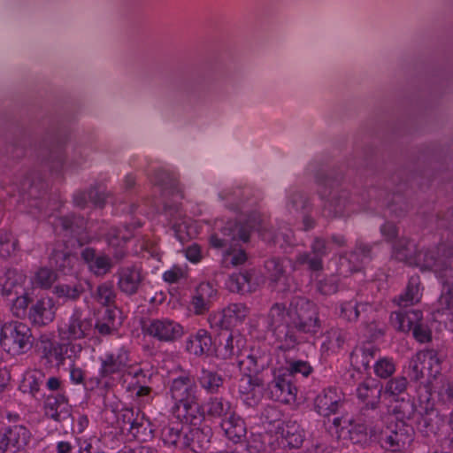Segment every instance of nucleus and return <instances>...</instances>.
<instances>
[{"mask_svg":"<svg viewBox=\"0 0 453 453\" xmlns=\"http://www.w3.org/2000/svg\"><path fill=\"white\" fill-rule=\"evenodd\" d=\"M67 342H59V349L65 365L66 359L74 362L75 359L80 357L83 349V346L80 342H75L74 340H66Z\"/></svg>","mask_w":453,"mask_h":453,"instance_id":"6e6d98bb","label":"nucleus"},{"mask_svg":"<svg viewBox=\"0 0 453 453\" xmlns=\"http://www.w3.org/2000/svg\"><path fill=\"white\" fill-rule=\"evenodd\" d=\"M94 332L92 318L85 315L81 308H74L68 319L61 324L58 333L62 340H81Z\"/></svg>","mask_w":453,"mask_h":453,"instance_id":"9d476101","label":"nucleus"},{"mask_svg":"<svg viewBox=\"0 0 453 453\" xmlns=\"http://www.w3.org/2000/svg\"><path fill=\"white\" fill-rule=\"evenodd\" d=\"M180 413L178 417H181V420L191 426H197L204 423L205 421V410L199 399L180 406Z\"/></svg>","mask_w":453,"mask_h":453,"instance_id":"58836bf2","label":"nucleus"},{"mask_svg":"<svg viewBox=\"0 0 453 453\" xmlns=\"http://www.w3.org/2000/svg\"><path fill=\"white\" fill-rule=\"evenodd\" d=\"M161 439L165 445L175 449H186L185 431L180 424H168L161 429Z\"/></svg>","mask_w":453,"mask_h":453,"instance_id":"79ce46f5","label":"nucleus"},{"mask_svg":"<svg viewBox=\"0 0 453 453\" xmlns=\"http://www.w3.org/2000/svg\"><path fill=\"white\" fill-rule=\"evenodd\" d=\"M220 426L224 430L227 439L234 443L240 442L247 434L244 420L234 412L230 414L227 418H223Z\"/></svg>","mask_w":453,"mask_h":453,"instance_id":"473e14b6","label":"nucleus"},{"mask_svg":"<svg viewBox=\"0 0 453 453\" xmlns=\"http://www.w3.org/2000/svg\"><path fill=\"white\" fill-rule=\"evenodd\" d=\"M250 314V308L242 303L228 304L221 312L210 314L208 321L211 328L230 330L242 324Z\"/></svg>","mask_w":453,"mask_h":453,"instance_id":"2eb2a0df","label":"nucleus"},{"mask_svg":"<svg viewBox=\"0 0 453 453\" xmlns=\"http://www.w3.org/2000/svg\"><path fill=\"white\" fill-rule=\"evenodd\" d=\"M85 292V288L81 282L74 283H58L54 287L53 293L63 302H76Z\"/></svg>","mask_w":453,"mask_h":453,"instance_id":"de8ad7c7","label":"nucleus"},{"mask_svg":"<svg viewBox=\"0 0 453 453\" xmlns=\"http://www.w3.org/2000/svg\"><path fill=\"white\" fill-rule=\"evenodd\" d=\"M94 300L105 307L115 306L117 294L112 282L104 281L99 284L92 295Z\"/></svg>","mask_w":453,"mask_h":453,"instance_id":"3c124183","label":"nucleus"},{"mask_svg":"<svg viewBox=\"0 0 453 453\" xmlns=\"http://www.w3.org/2000/svg\"><path fill=\"white\" fill-rule=\"evenodd\" d=\"M447 249L453 248L447 243H440L432 248L418 250L413 240L401 237L392 245L391 257L409 265L419 267L421 270L431 271L444 258V250Z\"/></svg>","mask_w":453,"mask_h":453,"instance_id":"7ed1b4c3","label":"nucleus"},{"mask_svg":"<svg viewBox=\"0 0 453 453\" xmlns=\"http://www.w3.org/2000/svg\"><path fill=\"white\" fill-rule=\"evenodd\" d=\"M220 334V346L219 356L223 359H231L236 357L240 359L245 350L246 339L237 331L224 330Z\"/></svg>","mask_w":453,"mask_h":453,"instance_id":"5701e85b","label":"nucleus"},{"mask_svg":"<svg viewBox=\"0 0 453 453\" xmlns=\"http://www.w3.org/2000/svg\"><path fill=\"white\" fill-rule=\"evenodd\" d=\"M272 362L271 352L266 346L252 345L246 348L240 359L238 367L243 374L258 375L266 370Z\"/></svg>","mask_w":453,"mask_h":453,"instance_id":"9b49d317","label":"nucleus"},{"mask_svg":"<svg viewBox=\"0 0 453 453\" xmlns=\"http://www.w3.org/2000/svg\"><path fill=\"white\" fill-rule=\"evenodd\" d=\"M373 431L368 432L364 423H351L349 430V438L353 444L362 448L369 446L372 441Z\"/></svg>","mask_w":453,"mask_h":453,"instance_id":"8fccbe9b","label":"nucleus"},{"mask_svg":"<svg viewBox=\"0 0 453 453\" xmlns=\"http://www.w3.org/2000/svg\"><path fill=\"white\" fill-rule=\"evenodd\" d=\"M127 432L136 440L145 441L152 437V429L150 422L146 418L143 412L137 410V414L132 421Z\"/></svg>","mask_w":453,"mask_h":453,"instance_id":"a18cd8bd","label":"nucleus"},{"mask_svg":"<svg viewBox=\"0 0 453 453\" xmlns=\"http://www.w3.org/2000/svg\"><path fill=\"white\" fill-rule=\"evenodd\" d=\"M265 267L272 280L278 281L286 273L285 259L280 257H271L265 261Z\"/></svg>","mask_w":453,"mask_h":453,"instance_id":"4d7b16f0","label":"nucleus"},{"mask_svg":"<svg viewBox=\"0 0 453 453\" xmlns=\"http://www.w3.org/2000/svg\"><path fill=\"white\" fill-rule=\"evenodd\" d=\"M142 332L162 342H172L183 335L182 326L167 318L151 319L142 325Z\"/></svg>","mask_w":453,"mask_h":453,"instance_id":"ddd939ff","label":"nucleus"},{"mask_svg":"<svg viewBox=\"0 0 453 453\" xmlns=\"http://www.w3.org/2000/svg\"><path fill=\"white\" fill-rule=\"evenodd\" d=\"M423 320V313L416 309H400L390 315L392 326L400 332L409 333L413 327Z\"/></svg>","mask_w":453,"mask_h":453,"instance_id":"cd10ccee","label":"nucleus"},{"mask_svg":"<svg viewBox=\"0 0 453 453\" xmlns=\"http://www.w3.org/2000/svg\"><path fill=\"white\" fill-rule=\"evenodd\" d=\"M44 380L45 373L42 370L35 369L25 374L20 387L24 393H28L35 397L40 392Z\"/></svg>","mask_w":453,"mask_h":453,"instance_id":"09e8293b","label":"nucleus"},{"mask_svg":"<svg viewBox=\"0 0 453 453\" xmlns=\"http://www.w3.org/2000/svg\"><path fill=\"white\" fill-rule=\"evenodd\" d=\"M425 366L428 378H435L441 371L442 358L440 353L434 349H426L418 352Z\"/></svg>","mask_w":453,"mask_h":453,"instance_id":"c03bdc74","label":"nucleus"},{"mask_svg":"<svg viewBox=\"0 0 453 453\" xmlns=\"http://www.w3.org/2000/svg\"><path fill=\"white\" fill-rule=\"evenodd\" d=\"M286 373L291 374L293 378L295 374H302L303 377L307 378L313 372V367L308 361L303 360H292L288 362V366L284 371Z\"/></svg>","mask_w":453,"mask_h":453,"instance_id":"680f3d73","label":"nucleus"},{"mask_svg":"<svg viewBox=\"0 0 453 453\" xmlns=\"http://www.w3.org/2000/svg\"><path fill=\"white\" fill-rule=\"evenodd\" d=\"M205 415L214 419L227 418L234 411L232 403L222 396H211L204 403Z\"/></svg>","mask_w":453,"mask_h":453,"instance_id":"c9c22d12","label":"nucleus"},{"mask_svg":"<svg viewBox=\"0 0 453 453\" xmlns=\"http://www.w3.org/2000/svg\"><path fill=\"white\" fill-rule=\"evenodd\" d=\"M286 212L293 219H298L300 214L310 213L312 205L309 198L301 191L290 188L288 191Z\"/></svg>","mask_w":453,"mask_h":453,"instance_id":"c756f323","label":"nucleus"},{"mask_svg":"<svg viewBox=\"0 0 453 453\" xmlns=\"http://www.w3.org/2000/svg\"><path fill=\"white\" fill-rule=\"evenodd\" d=\"M263 388L264 381L258 375L242 373L238 392L249 405H255L259 402Z\"/></svg>","mask_w":453,"mask_h":453,"instance_id":"a878e982","label":"nucleus"},{"mask_svg":"<svg viewBox=\"0 0 453 453\" xmlns=\"http://www.w3.org/2000/svg\"><path fill=\"white\" fill-rule=\"evenodd\" d=\"M29 302L30 299L27 293H21L19 296H17L12 305V311L13 315L17 318L25 317Z\"/></svg>","mask_w":453,"mask_h":453,"instance_id":"69168bd1","label":"nucleus"},{"mask_svg":"<svg viewBox=\"0 0 453 453\" xmlns=\"http://www.w3.org/2000/svg\"><path fill=\"white\" fill-rule=\"evenodd\" d=\"M304 265L311 272H319L323 269V261L311 252L304 251L296 256L292 266L294 270H297Z\"/></svg>","mask_w":453,"mask_h":453,"instance_id":"864d4df0","label":"nucleus"},{"mask_svg":"<svg viewBox=\"0 0 453 453\" xmlns=\"http://www.w3.org/2000/svg\"><path fill=\"white\" fill-rule=\"evenodd\" d=\"M115 276L119 290L127 296L136 295L144 280L142 268L135 264L120 266Z\"/></svg>","mask_w":453,"mask_h":453,"instance_id":"6ab92c4d","label":"nucleus"},{"mask_svg":"<svg viewBox=\"0 0 453 453\" xmlns=\"http://www.w3.org/2000/svg\"><path fill=\"white\" fill-rule=\"evenodd\" d=\"M57 307L50 297H41L31 305L28 319L34 326H44L51 323L56 316Z\"/></svg>","mask_w":453,"mask_h":453,"instance_id":"b1692460","label":"nucleus"},{"mask_svg":"<svg viewBox=\"0 0 453 453\" xmlns=\"http://www.w3.org/2000/svg\"><path fill=\"white\" fill-rule=\"evenodd\" d=\"M197 381L207 394L214 395L224 387L225 379L218 372L202 367Z\"/></svg>","mask_w":453,"mask_h":453,"instance_id":"e433bc0d","label":"nucleus"},{"mask_svg":"<svg viewBox=\"0 0 453 453\" xmlns=\"http://www.w3.org/2000/svg\"><path fill=\"white\" fill-rule=\"evenodd\" d=\"M251 273L248 271L233 273L229 276L227 286L232 292L244 293L250 291Z\"/></svg>","mask_w":453,"mask_h":453,"instance_id":"5fc2aeb1","label":"nucleus"},{"mask_svg":"<svg viewBox=\"0 0 453 453\" xmlns=\"http://www.w3.org/2000/svg\"><path fill=\"white\" fill-rule=\"evenodd\" d=\"M99 360L100 367L98 374L100 378L95 379L96 386L100 384L101 379L111 378L115 374H124L132 367L130 350L125 345L107 351Z\"/></svg>","mask_w":453,"mask_h":453,"instance_id":"6e6552de","label":"nucleus"},{"mask_svg":"<svg viewBox=\"0 0 453 453\" xmlns=\"http://www.w3.org/2000/svg\"><path fill=\"white\" fill-rule=\"evenodd\" d=\"M72 255L61 250H53L50 256V264L64 273L72 268Z\"/></svg>","mask_w":453,"mask_h":453,"instance_id":"13d9d810","label":"nucleus"},{"mask_svg":"<svg viewBox=\"0 0 453 453\" xmlns=\"http://www.w3.org/2000/svg\"><path fill=\"white\" fill-rule=\"evenodd\" d=\"M57 280L56 273L47 267L40 268L34 278V283L41 288H50Z\"/></svg>","mask_w":453,"mask_h":453,"instance_id":"052dcab7","label":"nucleus"},{"mask_svg":"<svg viewBox=\"0 0 453 453\" xmlns=\"http://www.w3.org/2000/svg\"><path fill=\"white\" fill-rule=\"evenodd\" d=\"M431 395L432 394L426 390V395H419L418 396L420 403H425L424 409L426 412L420 415L417 427L425 436H429L432 434H434L437 430V413L434 411V403L430 401Z\"/></svg>","mask_w":453,"mask_h":453,"instance_id":"c85d7f7f","label":"nucleus"},{"mask_svg":"<svg viewBox=\"0 0 453 453\" xmlns=\"http://www.w3.org/2000/svg\"><path fill=\"white\" fill-rule=\"evenodd\" d=\"M280 429L285 445L289 449H300L305 440L303 428L295 420L283 422Z\"/></svg>","mask_w":453,"mask_h":453,"instance_id":"2f4dec72","label":"nucleus"},{"mask_svg":"<svg viewBox=\"0 0 453 453\" xmlns=\"http://www.w3.org/2000/svg\"><path fill=\"white\" fill-rule=\"evenodd\" d=\"M0 345L12 356L27 353L34 345L31 328L19 321L4 324L0 328Z\"/></svg>","mask_w":453,"mask_h":453,"instance_id":"20e7f679","label":"nucleus"},{"mask_svg":"<svg viewBox=\"0 0 453 453\" xmlns=\"http://www.w3.org/2000/svg\"><path fill=\"white\" fill-rule=\"evenodd\" d=\"M266 392L273 401L282 403H295L297 388L295 386L291 374L279 371L274 373L273 380L268 383Z\"/></svg>","mask_w":453,"mask_h":453,"instance_id":"a211bd4d","label":"nucleus"},{"mask_svg":"<svg viewBox=\"0 0 453 453\" xmlns=\"http://www.w3.org/2000/svg\"><path fill=\"white\" fill-rule=\"evenodd\" d=\"M212 434V429L205 423L189 426L185 431L186 449L194 452L209 449Z\"/></svg>","mask_w":453,"mask_h":453,"instance_id":"393cba45","label":"nucleus"},{"mask_svg":"<svg viewBox=\"0 0 453 453\" xmlns=\"http://www.w3.org/2000/svg\"><path fill=\"white\" fill-rule=\"evenodd\" d=\"M315 182L320 198L324 200L328 197L324 204L325 208L334 216L341 215L349 203V192L340 188L339 181L324 172L317 173Z\"/></svg>","mask_w":453,"mask_h":453,"instance_id":"39448f33","label":"nucleus"},{"mask_svg":"<svg viewBox=\"0 0 453 453\" xmlns=\"http://www.w3.org/2000/svg\"><path fill=\"white\" fill-rule=\"evenodd\" d=\"M383 385L374 379H365L358 384L356 395L363 409L376 410L380 405Z\"/></svg>","mask_w":453,"mask_h":453,"instance_id":"4be33fe9","label":"nucleus"},{"mask_svg":"<svg viewBox=\"0 0 453 453\" xmlns=\"http://www.w3.org/2000/svg\"><path fill=\"white\" fill-rule=\"evenodd\" d=\"M342 404V394L334 387L322 389L313 401L314 411L323 417L336 414Z\"/></svg>","mask_w":453,"mask_h":453,"instance_id":"412c9836","label":"nucleus"},{"mask_svg":"<svg viewBox=\"0 0 453 453\" xmlns=\"http://www.w3.org/2000/svg\"><path fill=\"white\" fill-rule=\"evenodd\" d=\"M26 276L16 269H8L4 277H0V296L9 297L12 294L19 295L18 288H21V284Z\"/></svg>","mask_w":453,"mask_h":453,"instance_id":"a19ab883","label":"nucleus"},{"mask_svg":"<svg viewBox=\"0 0 453 453\" xmlns=\"http://www.w3.org/2000/svg\"><path fill=\"white\" fill-rule=\"evenodd\" d=\"M408 374L412 380L418 381L427 377L426 370L417 353L409 363Z\"/></svg>","mask_w":453,"mask_h":453,"instance_id":"e2e57ef3","label":"nucleus"},{"mask_svg":"<svg viewBox=\"0 0 453 453\" xmlns=\"http://www.w3.org/2000/svg\"><path fill=\"white\" fill-rule=\"evenodd\" d=\"M346 340V331L338 327H333L326 332V340L323 342L322 347L326 348V350L335 352L343 347Z\"/></svg>","mask_w":453,"mask_h":453,"instance_id":"603ef678","label":"nucleus"},{"mask_svg":"<svg viewBox=\"0 0 453 453\" xmlns=\"http://www.w3.org/2000/svg\"><path fill=\"white\" fill-rule=\"evenodd\" d=\"M212 341L210 333L205 329H199L188 336L186 341V349L196 357L208 354L211 349Z\"/></svg>","mask_w":453,"mask_h":453,"instance_id":"7c9ffc66","label":"nucleus"},{"mask_svg":"<svg viewBox=\"0 0 453 453\" xmlns=\"http://www.w3.org/2000/svg\"><path fill=\"white\" fill-rule=\"evenodd\" d=\"M444 258L433 271L441 284V292L437 300V313L451 315L453 311V249L444 250Z\"/></svg>","mask_w":453,"mask_h":453,"instance_id":"423d86ee","label":"nucleus"},{"mask_svg":"<svg viewBox=\"0 0 453 453\" xmlns=\"http://www.w3.org/2000/svg\"><path fill=\"white\" fill-rule=\"evenodd\" d=\"M373 372L380 379H388L395 372V364L393 358L380 357L373 365Z\"/></svg>","mask_w":453,"mask_h":453,"instance_id":"bf43d9fd","label":"nucleus"},{"mask_svg":"<svg viewBox=\"0 0 453 453\" xmlns=\"http://www.w3.org/2000/svg\"><path fill=\"white\" fill-rule=\"evenodd\" d=\"M17 240L12 238L11 233L0 232V256L7 257L16 250Z\"/></svg>","mask_w":453,"mask_h":453,"instance_id":"0e129e2a","label":"nucleus"},{"mask_svg":"<svg viewBox=\"0 0 453 453\" xmlns=\"http://www.w3.org/2000/svg\"><path fill=\"white\" fill-rule=\"evenodd\" d=\"M252 219H249L245 224L241 221L228 220L218 231L210 236V244L212 248L221 250L222 265L226 267H234L243 265L247 259V254L242 248V242L250 240V232L257 230L263 239L273 244H290L293 239V233L288 227L271 234L261 224L260 217L253 212Z\"/></svg>","mask_w":453,"mask_h":453,"instance_id":"f03ea898","label":"nucleus"},{"mask_svg":"<svg viewBox=\"0 0 453 453\" xmlns=\"http://www.w3.org/2000/svg\"><path fill=\"white\" fill-rule=\"evenodd\" d=\"M408 385L406 377L397 376L388 380L383 387L385 395L396 403L392 410L395 418H411L414 414L415 406L409 397Z\"/></svg>","mask_w":453,"mask_h":453,"instance_id":"0eeeda50","label":"nucleus"},{"mask_svg":"<svg viewBox=\"0 0 453 453\" xmlns=\"http://www.w3.org/2000/svg\"><path fill=\"white\" fill-rule=\"evenodd\" d=\"M436 403L443 409H449L453 404V379L442 377L434 387Z\"/></svg>","mask_w":453,"mask_h":453,"instance_id":"37998d69","label":"nucleus"},{"mask_svg":"<svg viewBox=\"0 0 453 453\" xmlns=\"http://www.w3.org/2000/svg\"><path fill=\"white\" fill-rule=\"evenodd\" d=\"M32 438L24 425H11L0 428V453H18L26 449Z\"/></svg>","mask_w":453,"mask_h":453,"instance_id":"4468645a","label":"nucleus"},{"mask_svg":"<svg viewBox=\"0 0 453 453\" xmlns=\"http://www.w3.org/2000/svg\"><path fill=\"white\" fill-rule=\"evenodd\" d=\"M43 414L49 419L62 423L72 417V406L65 392L44 396Z\"/></svg>","mask_w":453,"mask_h":453,"instance_id":"aec40b11","label":"nucleus"},{"mask_svg":"<svg viewBox=\"0 0 453 453\" xmlns=\"http://www.w3.org/2000/svg\"><path fill=\"white\" fill-rule=\"evenodd\" d=\"M419 285L420 281L418 276H411L409 279L405 291L401 294L396 300L397 304L401 308H407L420 301L421 293Z\"/></svg>","mask_w":453,"mask_h":453,"instance_id":"49530a36","label":"nucleus"},{"mask_svg":"<svg viewBox=\"0 0 453 453\" xmlns=\"http://www.w3.org/2000/svg\"><path fill=\"white\" fill-rule=\"evenodd\" d=\"M81 257L88 265V269L96 276H104L112 268L111 258L105 254L97 255L94 248H84L81 252Z\"/></svg>","mask_w":453,"mask_h":453,"instance_id":"bb28decb","label":"nucleus"},{"mask_svg":"<svg viewBox=\"0 0 453 453\" xmlns=\"http://www.w3.org/2000/svg\"><path fill=\"white\" fill-rule=\"evenodd\" d=\"M56 343L57 342H54L46 334H42L38 338L36 347L42 359L50 361V355L51 354L52 349Z\"/></svg>","mask_w":453,"mask_h":453,"instance_id":"338daca9","label":"nucleus"},{"mask_svg":"<svg viewBox=\"0 0 453 453\" xmlns=\"http://www.w3.org/2000/svg\"><path fill=\"white\" fill-rule=\"evenodd\" d=\"M411 332L414 339L420 343H426L432 340V331L423 323V320L418 323Z\"/></svg>","mask_w":453,"mask_h":453,"instance_id":"774afa93","label":"nucleus"},{"mask_svg":"<svg viewBox=\"0 0 453 453\" xmlns=\"http://www.w3.org/2000/svg\"><path fill=\"white\" fill-rule=\"evenodd\" d=\"M395 418L396 421L382 430L380 436L381 446L391 452L404 449L413 441L414 437L413 427L405 422L410 418Z\"/></svg>","mask_w":453,"mask_h":453,"instance_id":"1a4fd4ad","label":"nucleus"},{"mask_svg":"<svg viewBox=\"0 0 453 453\" xmlns=\"http://www.w3.org/2000/svg\"><path fill=\"white\" fill-rule=\"evenodd\" d=\"M267 326L277 349L289 352L309 342L321 329L317 305L302 296H295L288 306L275 303L267 314Z\"/></svg>","mask_w":453,"mask_h":453,"instance_id":"f257e3e1","label":"nucleus"},{"mask_svg":"<svg viewBox=\"0 0 453 453\" xmlns=\"http://www.w3.org/2000/svg\"><path fill=\"white\" fill-rule=\"evenodd\" d=\"M380 349L372 342H365L360 347H357L350 353V363L352 365L365 370L370 368L371 361L376 357Z\"/></svg>","mask_w":453,"mask_h":453,"instance_id":"f704fd0d","label":"nucleus"},{"mask_svg":"<svg viewBox=\"0 0 453 453\" xmlns=\"http://www.w3.org/2000/svg\"><path fill=\"white\" fill-rule=\"evenodd\" d=\"M170 394L175 401L174 408L177 410L181 405L199 399L197 385L189 372H184L172 380Z\"/></svg>","mask_w":453,"mask_h":453,"instance_id":"f3484780","label":"nucleus"},{"mask_svg":"<svg viewBox=\"0 0 453 453\" xmlns=\"http://www.w3.org/2000/svg\"><path fill=\"white\" fill-rule=\"evenodd\" d=\"M219 196L222 200L226 201L225 205L231 211L240 212L247 216V219L242 222L245 224L247 220L250 218L253 212H257L260 215L256 210H253L251 207L255 203L252 191L250 188H242L235 187L229 189H226L219 194ZM261 218V216H259ZM262 221V219H260ZM263 225V223L261 222Z\"/></svg>","mask_w":453,"mask_h":453,"instance_id":"f8f14e48","label":"nucleus"},{"mask_svg":"<svg viewBox=\"0 0 453 453\" xmlns=\"http://www.w3.org/2000/svg\"><path fill=\"white\" fill-rule=\"evenodd\" d=\"M84 217L73 213L60 217L55 222L56 230L60 229L66 235L79 237L86 229Z\"/></svg>","mask_w":453,"mask_h":453,"instance_id":"72a5a7b5","label":"nucleus"},{"mask_svg":"<svg viewBox=\"0 0 453 453\" xmlns=\"http://www.w3.org/2000/svg\"><path fill=\"white\" fill-rule=\"evenodd\" d=\"M377 244H369L357 241L354 250L349 254V262L353 264L351 271H359L361 267L369 263L373 257V248Z\"/></svg>","mask_w":453,"mask_h":453,"instance_id":"ea45409f","label":"nucleus"},{"mask_svg":"<svg viewBox=\"0 0 453 453\" xmlns=\"http://www.w3.org/2000/svg\"><path fill=\"white\" fill-rule=\"evenodd\" d=\"M371 305L368 303L358 302L357 299L342 301L338 303L339 317L349 323L357 322L361 312L367 311Z\"/></svg>","mask_w":453,"mask_h":453,"instance_id":"4c0bfd02","label":"nucleus"},{"mask_svg":"<svg viewBox=\"0 0 453 453\" xmlns=\"http://www.w3.org/2000/svg\"><path fill=\"white\" fill-rule=\"evenodd\" d=\"M154 182L161 188L163 196H171L174 199L173 204L165 203L164 210L165 215L171 217L170 220L180 217V205L176 201L181 200L183 194L178 180L172 173L165 170H158L155 173Z\"/></svg>","mask_w":453,"mask_h":453,"instance_id":"dca6fc26","label":"nucleus"}]
</instances>
